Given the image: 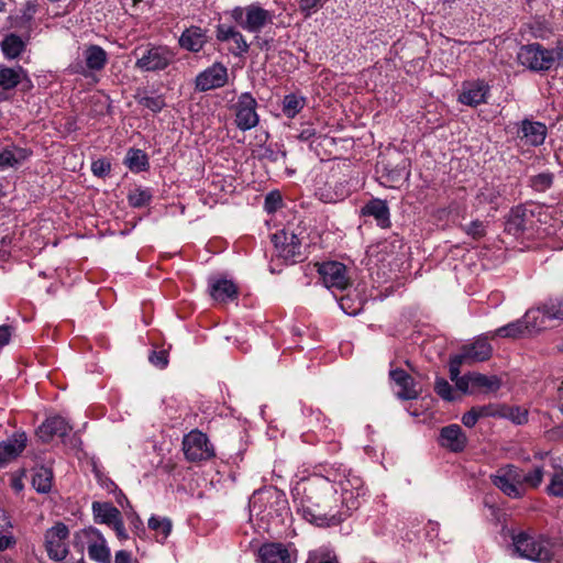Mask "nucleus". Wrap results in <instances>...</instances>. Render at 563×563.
<instances>
[{"label":"nucleus","instance_id":"obj_63","mask_svg":"<svg viewBox=\"0 0 563 563\" xmlns=\"http://www.w3.org/2000/svg\"><path fill=\"white\" fill-rule=\"evenodd\" d=\"M15 544V539L12 534H4L0 531V551H4Z\"/></svg>","mask_w":563,"mask_h":563},{"label":"nucleus","instance_id":"obj_53","mask_svg":"<svg viewBox=\"0 0 563 563\" xmlns=\"http://www.w3.org/2000/svg\"><path fill=\"white\" fill-rule=\"evenodd\" d=\"M322 7V0H299L301 13L309 18Z\"/></svg>","mask_w":563,"mask_h":563},{"label":"nucleus","instance_id":"obj_58","mask_svg":"<svg viewBox=\"0 0 563 563\" xmlns=\"http://www.w3.org/2000/svg\"><path fill=\"white\" fill-rule=\"evenodd\" d=\"M476 411V415L478 416V419L483 417H499V409L495 408L493 405L488 406H481V407H473Z\"/></svg>","mask_w":563,"mask_h":563},{"label":"nucleus","instance_id":"obj_21","mask_svg":"<svg viewBox=\"0 0 563 563\" xmlns=\"http://www.w3.org/2000/svg\"><path fill=\"white\" fill-rule=\"evenodd\" d=\"M439 444L450 452H462L467 444V437L459 424H449L440 430Z\"/></svg>","mask_w":563,"mask_h":563},{"label":"nucleus","instance_id":"obj_31","mask_svg":"<svg viewBox=\"0 0 563 563\" xmlns=\"http://www.w3.org/2000/svg\"><path fill=\"white\" fill-rule=\"evenodd\" d=\"M95 520L99 523L112 526L121 518L120 510L110 503H92Z\"/></svg>","mask_w":563,"mask_h":563},{"label":"nucleus","instance_id":"obj_41","mask_svg":"<svg viewBox=\"0 0 563 563\" xmlns=\"http://www.w3.org/2000/svg\"><path fill=\"white\" fill-rule=\"evenodd\" d=\"M499 417L509 419L516 424H525L528 422L529 411L520 406H504L499 408Z\"/></svg>","mask_w":563,"mask_h":563},{"label":"nucleus","instance_id":"obj_30","mask_svg":"<svg viewBox=\"0 0 563 563\" xmlns=\"http://www.w3.org/2000/svg\"><path fill=\"white\" fill-rule=\"evenodd\" d=\"M31 155L32 152L27 148L15 145L5 146L0 150V168L15 167L25 162Z\"/></svg>","mask_w":563,"mask_h":563},{"label":"nucleus","instance_id":"obj_7","mask_svg":"<svg viewBox=\"0 0 563 563\" xmlns=\"http://www.w3.org/2000/svg\"><path fill=\"white\" fill-rule=\"evenodd\" d=\"M44 548L48 558L60 562L69 553V529L63 522H57L45 531Z\"/></svg>","mask_w":563,"mask_h":563},{"label":"nucleus","instance_id":"obj_12","mask_svg":"<svg viewBox=\"0 0 563 563\" xmlns=\"http://www.w3.org/2000/svg\"><path fill=\"white\" fill-rule=\"evenodd\" d=\"M21 86L23 91L31 90L33 82L27 71L21 67H0V102L10 98V91Z\"/></svg>","mask_w":563,"mask_h":563},{"label":"nucleus","instance_id":"obj_59","mask_svg":"<svg viewBox=\"0 0 563 563\" xmlns=\"http://www.w3.org/2000/svg\"><path fill=\"white\" fill-rule=\"evenodd\" d=\"M440 526L435 521H428L424 527V537L429 541H433L439 536Z\"/></svg>","mask_w":563,"mask_h":563},{"label":"nucleus","instance_id":"obj_49","mask_svg":"<svg viewBox=\"0 0 563 563\" xmlns=\"http://www.w3.org/2000/svg\"><path fill=\"white\" fill-rule=\"evenodd\" d=\"M529 32L533 38L545 40L549 37L551 31L542 21H533L528 25Z\"/></svg>","mask_w":563,"mask_h":563},{"label":"nucleus","instance_id":"obj_4","mask_svg":"<svg viewBox=\"0 0 563 563\" xmlns=\"http://www.w3.org/2000/svg\"><path fill=\"white\" fill-rule=\"evenodd\" d=\"M225 14L236 26L250 33H260L266 25L273 23L274 19L273 13L257 2L244 7L236 5Z\"/></svg>","mask_w":563,"mask_h":563},{"label":"nucleus","instance_id":"obj_42","mask_svg":"<svg viewBox=\"0 0 563 563\" xmlns=\"http://www.w3.org/2000/svg\"><path fill=\"white\" fill-rule=\"evenodd\" d=\"M542 307L549 320L563 321V296L548 298Z\"/></svg>","mask_w":563,"mask_h":563},{"label":"nucleus","instance_id":"obj_10","mask_svg":"<svg viewBox=\"0 0 563 563\" xmlns=\"http://www.w3.org/2000/svg\"><path fill=\"white\" fill-rule=\"evenodd\" d=\"M257 563H297L298 549L294 543L266 542L257 551Z\"/></svg>","mask_w":563,"mask_h":563},{"label":"nucleus","instance_id":"obj_1","mask_svg":"<svg viewBox=\"0 0 563 563\" xmlns=\"http://www.w3.org/2000/svg\"><path fill=\"white\" fill-rule=\"evenodd\" d=\"M363 478L342 464L323 467L292 487L296 511L317 527L336 526L357 510L366 495Z\"/></svg>","mask_w":563,"mask_h":563},{"label":"nucleus","instance_id":"obj_9","mask_svg":"<svg viewBox=\"0 0 563 563\" xmlns=\"http://www.w3.org/2000/svg\"><path fill=\"white\" fill-rule=\"evenodd\" d=\"M493 484L499 488L506 496L519 499L525 496L520 479V467L507 464L499 467L492 476Z\"/></svg>","mask_w":563,"mask_h":563},{"label":"nucleus","instance_id":"obj_22","mask_svg":"<svg viewBox=\"0 0 563 563\" xmlns=\"http://www.w3.org/2000/svg\"><path fill=\"white\" fill-rule=\"evenodd\" d=\"M489 87L483 80L466 82L459 100L466 106L476 107L486 102Z\"/></svg>","mask_w":563,"mask_h":563},{"label":"nucleus","instance_id":"obj_14","mask_svg":"<svg viewBox=\"0 0 563 563\" xmlns=\"http://www.w3.org/2000/svg\"><path fill=\"white\" fill-rule=\"evenodd\" d=\"M274 504L276 506L274 511L285 509L286 499L275 490L255 493L250 500L251 516L255 515L260 517L261 520H269L273 517Z\"/></svg>","mask_w":563,"mask_h":563},{"label":"nucleus","instance_id":"obj_24","mask_svg":"<svg viewBox=\"0 0 563 563\" xmlns=\"http://www.w3.org/2000/svg\"><path fill=\"white\" fill-rule=\"evenodd\" d=\"M362 214L375 219L378 227L387 229L390 227V212L385 200L373 198L362 208Z\"/></svg>","mask_w":563,"mask_h":563},{"label":"nucleus","instance_id":"obj_33","mask_svg":"<svg viewBox=\"0 0 563 563\" xmlns=\"http://www.w3.org/2000/svg\"><path fill=\"white\" fill-rule=\"evenodd\" d=\"M526 334H528L527 325L525 324V321L522 320V318L518 319L516 321H512L506 325H503L494 331H489L490 339H496V338L518 339Z\"/></svg>","mask_w":563,"mask_h":563},{"label":"nucleus","instance_id":"obj_56","mask_svg":"<svg viewBox=\"0 0 563 563\" xmlns=\"http://www.w3.org/2000/svg\"><path fill=\"white\" fill-rule=\"evenodd\" d=\"M150 362L159 368H164L168 364V353L165 350L153 351L150 355Z\"/></svg>","mask_w":563,"mask_h":563},{"label":"nucleus","instance_id":"obj_2","mask_svg":"<svg viewBox=\"0 0 563 563\" xmlns=\"http://www.w3.org/2000/svg\"><path fill=\"white\" fill-rule=\"evenodd\" d=\"M512 544L515 552L528 560L551 563L555 555V545L548 538L526 531L515 534Z\"/></svg>","mask_w":563,"mask_h":563},{"label":"nucleus","instance_id":"obj_3","mask_svg":"<svg viewBox=\"0 0 563 563\" xmlns=\"http://www.w3.org/2000/svg\"><path fill=\"white\" fill-rule=\"evenodd\" d=\"M561 47L547 48L540 43L522 45L517 54L518 63L527 69L536 73H544L553 67L555 62L562 58Z\"/></svg>","mask_w":563,"mask_h":563},{"label":"nucleus","instance_id":"obj_34","mask_svg":"<svg viewBox=\"0 0 563 563\" xmlns=\"http://www.w3.org/2000/svg\"><path fill=\"white\" fill-rule=\"evenodd\" d=\"M473 394L483 391H495L500 387V379L497 376H487L481 373H471Z\"/></svg>","mask_w":563,"mask_h":563},{"label":"nucleus","instance_id":"obj_44","mask_svg":"<svg viewBox=\"0 0 563 563\" xmlns=\"http://www.w3.org/2000/svg\"><path fill=\"white\" fill-rule=\"evenodd\" d=\"M410 177L409 164L407 162H401L394 169H390L386 174L387 181L389 183V187H396L397 184L401 181H408Z\"/></svg>","mask_w":563,"mask_h":563},{"label":"nucleus","instance_id":"obj_43","mask_svg":"<svg viewBox=\"0 0 563 563\" xmlns=\"http://www.w3.org/2000/svg\"><path fill=\"white\" fill-rule=\"evenodd\" d=\"M53 474L51 470L41 467L32 478V485L41 494L48 493L52 487Z\"/></svg>","mask_w":563,"mask_h":563},{"label":"nucleus","instance_id":"obj_15","mask_svg":"<svg viewBox=\"0 0 563 563\" xmlns=\"http://www.w3.org/2000/svg\"><path fill=\"white\" fill-rule=\"evenodd\" d=\"M322 284L332 290H344L350 285L346 266L340 262L329 261L318 265Z\"/></svg>","mask_w":563,"mask_h":563},{"label":"nucleus","instance_id":"obj_29","mask_svg":"<svg viewBox=\"0 0 563 563\" xmlns=\"http://www.w3.org/2000/svg\"><path fill=\"white\" fill-rule=\"evenodd\" d=\"M26 45L27 40L15 33H9L0 42V49L4 58L11 60L19 58L26 49Z\"/></svg>","mask_w":563,"mask_h":563},{"label":"nucleus","instance_id":"obj_20","mask_svg":"<svg viewBox=\"0 0 563 563\" xmlns=\"http://www.w3.org/2000/svg\"><path fill=\"white\" fill-rule=\"evenodd\" d=\"M548 129L544 123L525 119L520 122L518 137L520 142L528 146H540L544 143Z\"/></svg>","mask_w":563,"mask_h":563},{"label":"nucleus","instance_id":"obj_16","mask_svg":"<svg viewBox=\"0 0 563 563\" xmlns=\"http://www.w3.org/2000/svg\"><path fill=\"white\" fill-rule=\"evenodd\" d=\"M228 82V68L221 63H214L199 73L195 80L198 91H208L225 86Z\"/></svg>","mask_w":563,"mask_h":563},{"label":"nucleus","instance_id":"obj_64","mask_svg":"<svg viewBox=\"0 0 563 563\" xmlns=\"http://www.w3.org/2000/svg\"><path fill=\"white\" fill-rule=\"evenodd\" d=\"M114 563H133L132 554L125 550L115 553Z\"/></svg>","mask_w":563,"mask_h":563},{"label":"nucleus","instance_id":"obj_47","mask_svg":"<svg viewBox=\"0 0 563 563\" xmlns=\"http://www.w3.org/2000/svg\"><path fill=\"white\" fill-rule=\"evenodd\" d=\"M547 493L550 496L563 498V470L552 474L550 483L547 486Z\"/></svg>","mask_w":563,"mask_h":563},{"label":"nucleus","instance_id":"obj_6","mask_svg":"<svg viewBox=\"0 0 563 563\" xmlns=\"http://www.w3.org/2000/svg\"><path fill=\"white\" fill-rule=\"evenodd\" d=\"M305 230L300 228H286L273 234L272 241L276 249L277 255L287 263H296L302 260V241L305 239Z\"/></svg>","mask_w":563,"mask_h":563},{"label":"nucleus","instance_id":"obj_50","mask_svg":"<svg viewBox=\"0 0 563 563\" xmlns=\"http://www.w3.org/2000/svg\"><path fill=\"white\" fill-rule=\"evenodd\" d=\"M283 205L282 195L279 191H271L265 197L264 208L268 213H273L278 210Z\"/></svg>","mask_w":563,"mask_h":563},{"label":"nucleus","instance_id":"obj_38","mask_svg":"<svg viewBox=\"0 0 563 563\" xmlns=\"http://www.w3.org/2000/svg\"><path fill=\"white\" fill-rule=\"evenodd\" d=\"M283 113L294 119L306 106V98L296 93L286 95L282 102Z\"/></svg>","mask_w":563,"mask_h":563},{"label":"nucleus","instance_id":"obj_11","mask_svg":"<svg viewBox=\"0 0 563 563\" xmlns=\"http://www.w3.org/2000/svg\"><path fill=\"white\" fill-rule=\"evenodd\" d=\"M234 122L241 131H249L258 124L257 101L250 92H243L233 104Z\"/></svg>","mask_w":563,"mask_h":563},{"label":"nucleus","instance_id":"obj_8","mask_svg":"<svg viewBox=\"0 0 563 563\" xmlns=\"http://www.w3.org/2000/svg\"><path fill=\"white\" fill-rule=\"evenodd\" d=\"M81 55L82 62H76L69 68L73 74L81 75L85 78L101 71L108 63V53L96 44L86 45Z\"/></svg>","mask_w":563,"mask_h":563},{"label":"nucleus","instance_id":"obj_26","mask_svg":"<svg viewBox=\"0 0 563 563\" xmlns=\"http://www.w3.org/2000/svg\"><path fill=\"white\" fill-rule=\"evenodd\" d=\"M210 296L218 302H228L236 299L238 287L232 280L212 278L209 280Z\"/></svg>","mask_w":563,"mask_h":563},{"label":"nucleus","instance_id":"obj_35","mask_svg":"<svg viewBox=\"0 0 563 563\" xmlns=\"http://www.w3.org/2000/svg\"><path fill=\"white\" fill-rule=\"evenodd\" d=\"M527 210L522 207L511 209L506 229L508 232L518 234L527 229Z\"/></svg>","mask_w":563,"mask_h":563},{"label":"nucleus","instance_id":"obj_39","mask_svg":"<svg viewBox=\"0 0 563 563\" xmlns=\"http://www.w3.org/2000/svg\"><path fill=\"white\" fill-rule=\"evenodd\" d=\"M306 563H339L335 553L328 545L308 552Z\"/></svg>","mask_w":563,"mask_h":563},{"label":"nucleus","instance_id":"obj_45","mask_svg":"<svg viewBox=\"0 0 563 563\" xmlns=\"http://www.w3.org/2000/svg\"><path fill=\"white\" fill-rule=\"evenodd\" d=\"M128 199L134 208L145 207L152 200V192L147 188H135L129 194Z\"/></svg>","mask_w":563,"mask_h":563},{"label":"nucleus","instance_id":"obj_54","mask_svg":"<svg viewBox=\"0 0 563 563\" xmlns=\"http://www.w3.org/2000/svg\"><path fill=\"white\" fill-rule=\"evenodd\" d=\"M463 364H467L465 358L461 357V354H456L451 357L450 364H449V371H450V378L452 382H456L460 376V368Z\"/></svg>","mask_w":563,"mask_h":563},{"label":"nucleus","instance_id":"obj_46","mask_svg":"<svg viewBox=\"0 0 563 563\" xmlns=\"http://www.w3.org/2000/svg\"><path fill=\"white\" fill-rule=\"evenodd\" d=\"M553 178L554 176L550 172L540 173L530 177L529 185L533 190L544 192L552 186Z\"/></svg>","mask_w":563,"mask_h":563},{"label":"nucleus","instance_id":"obj_32","mask_svg":"<svg viewBox=\"0 0 563 563\" xmlns=\"http://www.w3.org/2000/svg\"><path fill=\"white\" fill-rule=\"evenodd\" d=\"M522 320L527 325L528 334L537 333L540 332L541 330H544L548 327L547 321H549L542 305L527 310V312L522 317Z\"/></svg>","mask_w":563,"mask_h":563},{"label":"nucleus","instance_id":"obj_37","mask_svg":"<svg viewBox=\"0 0 563 563\" xmlns=\"http://www.w3.org/2000/svg\"><path fill=\"white\" fill-rule=\"evenodd\" d=\"M148 528L155 532L158 542H164L172 532V521L166 517L152 516L148 519Z\"/></svg>","mask_w":563,"mask_h":563},{"label":"nucleus","instance_id":"obj_27","mask_svg":"<svg viewBox=\"0 0 563 563\" xmlns=\"http://www.w3.org/2000/svg\"><path fill=\"white\" fill-rule=\"evenodd\" d=\"M206 43V31L199 26H190L186 29L179 37L180 47L192 53L200 52Z\"/></svg>","mask_w":563,"mask_h":563},{"label":"nucleus","instance_id":"obj_57","mask_svg":"<svg viewBox=\"0 0 563 563\" xmlns=\"http://www.w3.org/2000/svg\"><path fill=\"white\" fill-rule=\"evenodd\" d=\"M455 383L456 388L464 394H473L471 373L461 376Z\"/></svg>","mask_w":563,"mask_h":563},{"label":"nucleus","instance_id":"obj_40","mask_svg":"<svg viewBox=\"0 0 563 563\" xmlns=\"http://www.w3.org/2000/svg\"><path fill=\"white\" fill-rule=\"evenodd\" d=\"M544 472L542 466H536L529 472H525L520 468V479L525 493L527 488H538L543 481Z\"/></svg>","mask_w":563,"mask_h":563},{"label":"nucleus","instance_id":"obj_17","mask_svg":"<svg viewBox=\"0 0 563 563\" xmlns=\"http://www.w3.org/2000/svg\"><path fill=\"white\" fill-rule=\"evenodd\" d=\"M89 558L100 563L111 562V552L102 533L93 527L82 530Z\"/></svg>","mask_w":563,"mask_h":563},{"label":"nucleus","instance_id":"obj_51","mask_svg":"<svg viewBox=\"0 0 563 563\" xmlns=\"http://www.w3.org/2000/svg\"><path fill=\"white\" fill-rule=\"evenodd\" d=\"M467 235L474 240H479L486 234V225L483 221L475 220L464 228Z\"/></svg>","mask_w":563,"mask_h":563},{"label":"nucleus","instance_id":"obj_36","mask_svg":"<svg viewBox=\"0 0 563 563\" xmlns=\"http://www.w3.org/2000/svg\"><path fill=\"white\" fill-rule=\"evenodd\" d=\"M125 165L131 172L140 173L148 167V158L146 154L139 148H130L126 153Z\"/></svg>","mask_w":563,"mask_h":563},{"label":"nucleus","instance_id":"obj_61","mask_svg":"<svg viewBox=\"0 0 563 563\" xmlns=\"http://www.w3.org/2000/svg\"><path fill=\"white\" fill-rule=\"evenodd\" d=\"M111 527L120 541H125L129 539V534L125 530L122 517L118 521H115Z\"/></svg>","mask_w":563,"mask_h":563},{"label":"nucleus","instance_id":"obj_55","mask_svg":"<svg viewBox=\"0 0 563 563\" xmlns=\"http://www.w3.org/2000/svg\"><path fill=\"white\" fill-rule=\"evenodd\" d=\"M111 170V164L107 159L99 158L92 162L91 172L97 177H104Z\"/></svg>","mask_w":563,"mask_h":563},{"label":"nucleus","instance_id":"obj_13","mask_svg":"<svg viewBox=\"0 0 563 563\" xmlns=\"http://www.w3.org/2000/svg\"><path fill=\"white\" fill-rule=\"evenodd\" d=\"M183 450L190 462H200L211 459L214 450L209 439L199 430H192L183 440Z\"/></svg>","mask_w":563,"mask_h":563},{"label":"nucleus","instance_id":"obj_52","mask_svg":"<svg viewBox=\"0 0 563 563\" xmlns=\"http://www.w3.org/2000/svg\"><path fill=\"white\" fill-rule=\"evenodd\" d=\"M140 103L152 112H159L165 107V100L162 96L143 97Z\"/></svg>","mask_w":563,"mask_h":563},{"label":"nucleus","instance_id":"obj_23","mask_svg":"<svg viewBox=\"0 0 563 563\" xmlns=\"http://www.w3.org/2000/svg\"><path fill=\"white\" fill-rule=\"evenodd\" d=\"M71 427L60 416L47 418L37 429L36 434L43 442H48L54 435L65 437Z\"/></svg>","mask_w":563,"mask_h":563},{"label":"nucleus","instance_id":"obj_28","mask_svg":"<svg viewBox=\"0 0 563 563\" xmlns=\"http://www.w3.org/2000/svg\"><path fill=\"white\" fill-rule=\"evenodd\" d=\"M26 445V435L16 433L12 438L0 443V464H5L15 459Z\"/></svg>","mask_w":563,"mask_h":563},{"label":"nucleus","instance_id":"obj_48","mask_svg":"<svg viewBox=\"0 0 563 563\" xmlns=\"http://www.w3.org/2000/svg\"><path fill=\"white\" fill-rule=\"evenodd\" d=\"M435 393L443 398L444 400H453L454 399V390L448 380L444 378H437L434 384Z\"/></svg>","mask_w":563,"mask_h":563},{"label":"nucleus","instance_id":"obj_19","mask_svg":"<svg viewBox=\"0 0 563 563\" xmlns=\"http://www.w3.org/2000/svg\"><path fill=\"white\" fill-rule=\"evenodd\" d=\"M216 36L220 42H232L230 51L234 56H243L249 52L250 45L245 36L234 25L219 24L216 29Z\"/></svg>","mask_w":563,"mask_h":563},{"label":"nucleus","instance_id":"obj_60","mask_svg":"<svg viewBox=\"0 0 563 563\" xmlns=\"http://www.w3.org/2000/svg\"><path fill=\"white\" fill-rule=\"evenodd\" d=\"M13 329L10 325H0V351L9 344Z\"/></svg>","mask_w":563,"mask_h":563},{"label":"nucleus","instance_id":"obj_25","mask_svg":"<svg viewBox=\"0 0 563 563\" xmlns=\"http://www.w3.org/2000/svg\"><path fill=\"white\" fill-rule=\"evenodd\" d=\"M389 375L398 387L396 390L398 398L409 400L418 397L419 391L416 388L415 379L404 369H393Z\"/></svg>","mask_w":563,"mask_h":563},{"label":"nucleus","instance_id":"obj_62","mask_svg":"<svg viewBox=\"0 0 563 563\" xmlns=\"http://www.w3.org/2000/svg\"><path fill=\"white\" fill-rule=\"evenodd\" d=\"M478 420H479L478 416L476 415V411L474 410V408H472L470 411L465 412L462 417V422L467 428L474 427Z\"/></svg>","mask_w":563,"mask_h":563},{"label":"nucleus","instance_id":"obj_5","mask_svg":"<svg viewBox=\"0 0 563 563\" xmlns=\"http://www.w3.org/2000/svg\"><path fill=\"white\" fill-rule=\"evenodd\" d=\"M133 55L135 68L146 73L165 70L176 59V52L167 45L148 44L144 49H134Z\"/></svg>","mask_w":563,"mask_h":563},{"label":"nucleus","instance_id":"obj_18","mask_svg":"<svg viewBox=\"0 0 563 563\" xmlns=\"http://www.w3.org/2000/svg\"><path fill=\"white\" fill-rule=\"evenodd\" d=\"M489 340V332L478 335L473 342L462 346L461 357L465 358L467 364L487 361L493 354Z\"/></svg>","mask_w":563,"mask_h":563}]
</instances>
